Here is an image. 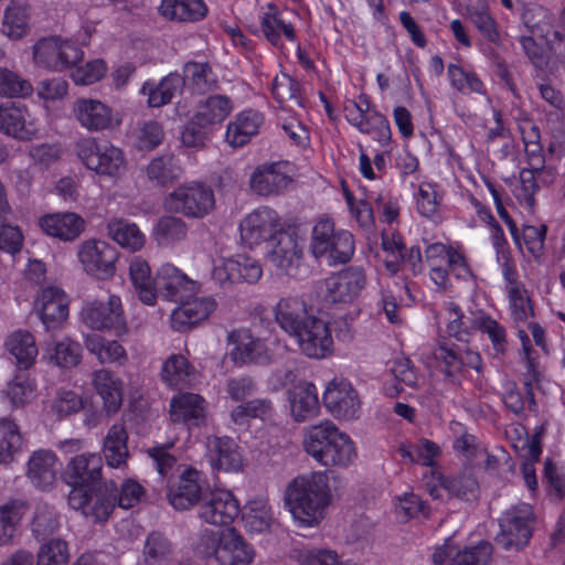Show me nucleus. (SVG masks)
Returning <instances> with one entry per match:
<instances>
[{
    "instance_id": "1",
    "label": "nucleus",
    "mask_w": 565,
    "mask_h": 565,
    "mask_svg": "<svg viewBox=\"0 0 565 565\" xmlns=\"http://www.w3.org/2000/svg\"><path fill=\"white\" fill-rule=\"evenodd\" d=\"M331 498L329 478L320 471L296 477L285 493L286 505L300 526L318 524Z\"/></svg>"
},
{
    "instance_id": "2",
    "label": "nucleus",
    "mask_w": 565,
    "mask_h": 565,
    "mask_svg": "<svg viewBox=\"0 0 565 565\" xmlns=\"http://www.w3.org/2000/svg\"><path fill=\"white\" fill-rule=\"evenodd\" d=\"M303 447L309 456L326 467L345 468L356 458L352 439L330 420L309 427Z\"/></svg>"
},
{
    "instance_id": "3",
    "label": "nucleus",
    "mask_w": 565,
    "mask_h": 565,
    "mask_svg": "<svg viewBox=\"0 0 565 565\" xmlns=\"http://www.w3.org/2000/svg\"><path fill=\"white\" fill-rule=\"evenodd\" d=\"M310 249L316 258L327 257L333 264H344L354 254L353 235L337 230L329 217H321L312 227Z\"/></svg>"
},
{
    "instance_id": "4",
    "label": "nucleus",
    "mask_w": 565,
    "mask_h": 565,
    "mask_svg": "<svg viewBox=\"0 0 565 565\" xmlns=\"http://www.w3.org/2000/svg\"><path fill=\"white\" fill-rule=\"evenodd\" d=\"M535 521L529 503L520 502L510 507L499 519L500 531L494 537L495 543L505 551L525 547L532 537Z\"/></svg>"
},
{
    "instance_id": "5",
    "label": "nucleus",
    "mask_w": 565,
    "mask_h": 565,
    "mask_svg": "<svg viewBox=\"0 0 565 565\" xmlns=\"http://www.w3.org/2000/svg\"><path fill=\"white\" fill-rule=\"evenodd\" d=\"M75 152L82 163L97 174L118 177L126 170L124 152L109 142L85 137L75 143Z\"/></svg>"
},
{
    "instance_id": "6",
    "label": "nucleus",
    "mask_w": 565,
    "mask_h": 565,
    "mask_svg": "<svg viewBox=\"0 0 565 565\" xmlns=\"http://www.w3.org/2000/svg\"><path fill=\"white\" fill-rule=\"evenodd\" d=\"M163 204L169 212L202 218L214 209L215 198L211 186L201 182H190L179 185L169 193Z\"/></svg>"
},
{
    "instance_id": "7",
    "label": "nucleus",
    "mask_w": 565,
    "mask_h": 565,
    "mask_svg": "<svg viewBox=\"0 0 565 565\" xmlns=\"http://www.w3.org/2000/svg\"><path fill=\"white\" fill-rule=\"evenodd\" d=\"M366 285L364 270L349 266L318 282V296L327 305L345 306L354 302Z\"/></svg>"
},
{
    "instance_id": "8",
    "label": "nucleus",
    "mask_w": 565,
    "mask_h": 565,
    "mask_svg": "<svg viewBox=\"0 0 565 565\" xmlns=\"http://www.w3.org/2000/svg\"><path fill=\"white\" fill-rule=\"evenodd\" d=\"M439 372L451 384H460L467 372L482 370V360L478 352L449 341H443L434 351Z\"/></svg>"
},
{
    "instance_id": "9",
    "label": "nucleus",
    "mask_w": 565,
    "mask_h": 565,
    "mask_svg": "<svg viewBox=\"0 0 565 565\" xmlns=\"http://www.w3.org/2000/svg\"><path fill=\"white\" fill-rule=\"evenodd\" d=\"M117 499V486L114 481L105 482L103 487L95 490L76 488L68 494V504L72 509L78 510L93 522H106L110 516Z\"/></svg>"
},
{
    "instance_id": "10",
    "label": "nucleus",
    "mask_w": 565,
    "mask_h": 565,
    "mask_svg": "<svg viewBox=\"0 0 565 565\" xmlns=\"http://www.w3.org/2000/svg\"><path fill=\"white\" fill-rule=\"evenodd\" d=\"M33 58L36 65L62 71L75 66L83 58V51L71 41L57 36L43 38L33 46Z\"/></svg>"
},
{
    "instance_id": "11",
    "label": "nucleus",
    "mask_w": 565,
    "mask_h": 565,
    "mask_svg": "<svg viewBox=\"0 0 565 565\" xmlns=\"http://www.w3.org/2000/svg\"><path fill=\"white\" fill-rule=\"evenodd\" d=\"M284 231L278 213L267 206L254 210L239 223L241 239L249 247L264 242L269 245Z\"/></svg>"
},
{
    "instance_id": "12",
    "label": "nucleus",
    "mask_w": 565,
    "mask_h": 565,
    "mask_svg": "<svg viewBox=\"0 0 565 565\" xmlns=\"http://www.w3.org/2000/svg\"><path fill=\"white\" fill-rule=\"evenodd\" d=\"M290 335L308 358L324 359L332 353L333 340L328 324L312 315Z\"/></svg>"
},
{
    "instance_id": "13",
    "label": "nucleus",
    "mask_w": 565,
    "mask_h": 565,
    "mask_svg": "<svg viewBox=\"0 0 565 565\" xmlns=\"http://www.w3.org/2000/svg\"><path fill=\"white\" fill-rule=\"evenodd\" d=\"M72 114L79 126L90 132L115 130L121 125V118L111 107L94 98H77Z\"/></svg>"
},
{
    "instance_id": "14",
    "label": "nucleus",
    "mask_w": 565,
    "mask_h": 565,
    "mask_svg": "<svg viewBox=\"0 0 565 565\" xmlns=\"http://www.w3.org/2000/svg\"><path fill=\"white\" fill-rule=\"evenodd\" d=\"M77 257L88 275L99 279L115 275L118 253L105 241L87 239L83 242L78 247Z\"/></svg>"
},
{
    "instance_id": "15",
    "label": "nucleus",
    "mask_w": 565,
    "mask_h": 565,
    "mask_svg": "<svg viewBox=\"0 0 565 565\" xmlns=\"http://www.w3.org/2000/svg\"><path fill=\"white\" fill-rule=\"evenodd\" d=\"M227 341L234 344L230 358L237 365L268 364L273 360V351L267 347L266 341L254 337L247 329L231 331Z\"/></svg>"
},
{
    "instance_id": "16",
    "label": "nucleus",
    "mask_w": 565,
    "mask_h": 565,
    "mask_svg": "<svg viewBox=\"0 0 565 565\" xmlns=\"http://www.w3.org/2000/svg\"><path fill=\"white\" fill-rule=\"evenodd\" d=\"M84 322L95 330L110 329L117 335L125 333L126 320L119 297L111 295L107 301L95 300L82 311Z\"/></svg>"
},
{
    "instance_id": "17",
    "label": "nucleus",
    "mask_w": 565,
    "mask_h": 565,
    "mask_svg": "<svg viewBox=\"0 0 565 565\" xmlns=\"http://www.w3.org/2000/svg\"><path fill=\"white\" fill-rule=\"evenodd\" d=\"M492 553V544L487 541L459 548L447 539L444 545L433 553L431 559L434 565H489Z\"/></svg>"
},
{
    "instance_id": "18",
    "label": "nucleus",
    "mask_w": 565,
    "mask_h": 565,
    "mask_svg": "<svg viewBox=\"0 0 565 565\" xmlns=\"http://www.w3.org/2000/svg\"><path fill=\"white\" fill-rule=\"evenodd\" d=\"M266 258L279 274L296 276L303 259V250L297 236L284 231L268 245Z\"/></svg>"
},
{
    "instance_id": "19",
    "label": "nucleus",
    "mask_w": 565,
    "mask_h": 565,
    "mask_svg": "<svg viewBox=\"0 0 565 565\" xmlns=\"http://www.w3.org/2000/svg\"><path fill=\"white\" fill-rule=\"evenodd\" d=\"M263 275L258 260L243 254L222 259L212 271V277L221 286L246 281L254 284Z\"/></svg>"
},
{
    "instance_id": "20",
    "label": "nucleus",
    "mask_w": 565,
    "mask_h": 565,
    "mask_svg": "<svg viewBox=\"0 0 565 565\" xmlns=\"http://www.w3.org/2000/svg\"><path fill=\"white\" fill-rule=\"evenodd\" d=\"M239 513V504L232 492L215 490L210 492L200 505L199 516L205 523L216 526L230 525Z\"/></svg>"
},
{
    "instance_id": "21",
    "label": "nucleus",
    "mask_w": 565,
    "mask_h": 565,
    "mask_svg": "<svg viewBox=\"0 0 565 565\" xmlns=\"http://www.w3.org/2000/svg\"><path fill=\"white\" fill-rule=\"evenodd\" d=\"M323 403L328 411L339 419L356 418L360 412L358 392L344 380H333L323 393Z\"/></svg>"
},
{
    "instance_id": "22",
    "label": "nucleus",
    "mask_w": 565,
    "mask_h": 565,
    "mask_svg": "<svg viewBox=\"0 0 565 565\" xmlns=\"http://www.w3.org/2000/svg\"><path fill=\"white\" fill-rule=\"evenodd\" d=\"M102 468L103 461L98 454H81L67 462L63 478L72 489H89L100 480Z\"/></svg>"
},
{
    "instance_id": "23",
    "label": "nucleus",
    "mask_w": 565,
    "mask_h": 565,
    "mask_svg": "<svg viewBox=\"0 0 565 565\" xmlns=\"http://www.w3.org/2000/svg\"><path fill=\"white\" fill-rule=\"evenodd\" d=\"M204 479L194 468L184 469L177 481L169 486L168 499L177 510H188L202 497Z\"/></svg>"
},
{
    "instance_id": "24",
    "label": "nucleus",
    "mask_w": 565,
    "mask_h": 565,
    "mask_svg": "<svg viewBox=\"0 0 565 565\" xmlns=\"http://www.w3.org/2000/svg\"><path fill=\"white\" fill-rule=\"evenodd\" d=\"M180 303L171 315V327L184 332L206 320L215 310L216 302L212 297H190L178 301Z\"/></svg>"
},
{
    "instance_id": "25",
    "label": "nucleus",
    "mask_w": 565,
    "mask_h": 565,
    "mask_svg": "<svg viewBox=\"0 0 565 565\" xmlns=\"http://www.w3.org/2000/svg\"><path fill=\"white\" fill-rule=\"evenodd\" d=\"M196 281L190 279L172 264L162 265L157 273L156 295L160 292L170 301L186 299L196 292Z\"/></svg>"
},
{
    "instance_id": "26",
    "label": "nucleus",
    "mask_w": 565,
    "mask_h": 565,
    "mask_svg": "<svg viewBox=\"0 0 565 565\" xmlns=\"http://www.w3.org/2000/svg\"><path fill=\"white\" fill-rule=\"evenodd\" d=\"M35 309L46 330L57 329L68 317V297L58 287H46L38 297Z\"/></svg>"
},
{
    "instance_id": "27",
    "label": "nucleus",
    "mask_w": 565,
    "mask_h": 565,
    "mask_svg": "<svg viewBox=\"0 0 565 565\" xmlns=\"http://www.w3.org/2000/svg\"><path fill=\"white\" fill-rule=\"evenodd\" d=\"M345 119L360 132L371 135L381 145H387L391 140V128L388 120L379 111L369 115L363 114L355 100H347L344 104Z\"/></svg>"
},
{
    "instance_id": "28",
    "label": "nucleus",
    "mask_w": 565,
    "mask_h": 565,
    "mask_svg": "<svg viewBox=\"0 0 565 565\" xmlns=\"http://www.w3.org/2000/svg\"><path fill=\"white\" fill-rule=\"evenodd\" d=\"M291 178L286 171L284 162H270L258 166L252 173L249 184L252 190L262 196L281 193Z\"/></svg>"
},
{
    "instance_id": "29",
    "label": "nucleus",
    "mask_w": 565,
    "mask_h": 565,
    "mask_svg": "<svg viewBox=\"0 0 565 565\" xmlns=\"http://www.w3.org/2000/svg\"><path fill=\"white\" fill-rule=\"evenodd\" d=\"M92 385L103 399V412L106 416L115 415L122 404V380L110 370L99 369L92 373Z\"/></svg>"
},
{
    "instance_id": "30",
    "label": "nucleus",
    "mask_w": 565,
    "mask_h": 565,
    "mask_svg": "<svg viewBox=\"0 0 565 565\" xmlns=\"http://www.w3.org/2000/svg\"><path fill=\"white\" fill-rule=\"evenodd\" d=\"M60 467V460L54 451L39 449L29 458L26 477L36 488L47 490L54 484Z\"/></svg>"
},
{
    "instance_id": "31",
    "label": "nucleus",
    "mask_w": 565,
    "mask_h": 565,
    "mask_svg": "<svg viewBox=\"0 0 565 565\" xmlns=\"http://www.w3.org/2000/svg\"><path fill=\"white\" fill-rule=\"evenodd\" d=\"M209 458L212 467L222 471H239L243 457L238 446L230 437H210L207 439Z\"/></svg>"
},
{
    "instance_id": "32",
    "label": "nucleus",
    "mask_w": 565,
    "mask_h": 565,
    "mask_svg": "<svg viewBox=\"0 0 565 565\" xmlns=\"http://www.w3.org/2000/svg\"><path fill=\"white\" fill-rule=\"evenodd\" d=\"M291 416L296 422H305L319 412V399L316 386L302 381L287 391Z\"/></svg>"
},
{
    "instance_id": "33",
    "label": "nucleus",
    "mask_w": 565,
    "mask_h": 565,
    "mask_svg": "<svg viewBox=\"0 0 565 565\" xmlns=\"http://www.w3.org/2000/svg\"><path fill=\"white\" fill-rule=\"evenodd\" d=\"M170 416L173 422L188 427L200 426L205 418V401L199 394H179L170 402Z\"/></svg>"
},
{
    "instance_id": "34",
    "label": "nucleus",
    "mask_w": 565,
    "mask_h": 565,
    "mask_svg": "<svg viewBox=\"0 0 565 565\" xmlns=\"http://www.w3.org/2000/svg\"><path fill=\"white\" fill-rule=\"evenodd\" d=\"M42 231L62 241H73L84 231L85 222L76 213H53L44 215L39 221Z\"/></svg>"
},
{
    "instance_id": "35",
    "label": "nucleus",
    "mask_w": 565,
    "mask_h": 565,
    "mask_svg": "<svg viewBox=\"0 0 565 565\" xmlns=\"http://www.w3.org/2000/svg\"><path fill=\"white\" fill-rule=\"evenodd\" d=\"M254 557V548L234 527L224 529L223 545L218 552L221 565H250Z\"/></svg>"
},
{
    "instance_id": "36",
    "label": "nucleus",
    "mask_w": 565,
    "mask_h": 565,
    "mask_svg": "<svg viewBox=\"0 0 565 565\" xmlns=\"http://www.w3.org/2000/svg\"><path fill=\"white\" fill-rule=\"evenodd\" d=\"M275 321L289 335L309 318L306 302L297 296L281 298L275 306Z\"/></svg>"
},
{
    "instance_id": "37",
    "label": "nucleus",
    "mask_w": 565,
    "mask_h": 565,
    "mask_svg": "<svg viewBox=\"0 0 565 565\" xmlns=\"http://www.w3.org/2000/svg\"><path fill=\"white\" fill-rule=\"evenodd\" d=\"M128 433L122 424H114L103 441V454L106 463L111 468H124L129 457Z\"/></svg>"
},
{
    "instance_id": "38",
    "label": "nucleus",
    "mask_w": 565,
    "mask_h": 565,
    "mask_svg": "<svg viewBox=\"0 0 565 565\" xmlns=\"http://www.w3.org/2000/svg\"><path fill=\"white\" fill-rule=\"evenodd\" d=\"M183 86V76L178 73H170L158 84L146 82L140 89V94L148 96L147 104L149 107H161L171 103L174 96L181 93Z\"/></svg>"
},
{
    "instance_id": "39",
    "label": "nucleus",
    "mask_w": 565,
    "mask_h": 565,
    "mask_svg": "<svg viewBox=\"0 0 565 565\" xmlns=\"http://www.w3.org/2000/svg\"><path fill=\"white\" fill-rule=\"evenodd\" d=\"M262 124L263 116L259 113L244 110L227 125L226 141L234 148L242 147L258 134Z\"/></svg>"
},
{
    "instance_id": "40",
    "label": "nucleus",
    "mask_w": 565,
    "mask_h": 565,
    "mask_svg": "<svg viewBox=\"0 0 565 565\" xmlns=\"http://www.w3.org/2000/svg\"><path fill=\"white\" fill-rule=\"evenodd\" d=\"M129 277L138 295V298L148 306L156 302L157 277L153 278L147 260L135 256L129 263Z\"/></svg>"
},
{
    "instance_id": "41",
    "label": "nucleus",
    "mask_w": 565,
    "mask_h": 565,
    "mask_svg": "<svg viewBox=\"0 0 565 565\" xmlns=\"http://www.w3.org/2000/svg\"><path fill=\"white\" fill-rule=\"evenodd\" d=\"M233 100L225 95H211L196 105L195 115L199 120L212 129L220 126L232 113Z\"/></svg>"
},
{
    "instance_id": "42",
    "label": "nucleus",
    "mask_w": 565,
    "mask_h": 565,
    "mask_svg": "<svg viewBox=\"0 0 565 565\" xmlns=\"http://www.w3.org/2000/svg\"><path fill=\"white\" fill-rule=\"evenodd\" d=\"M28 111L23 106L7 103L0 106V130L20 139H26L33 134V128L26 122Z\"/></svg>"
},
{
    "instance_id": "43",
    "label": "nucleus",
    "mask_w": 565,
    "mask_h": 565,
    "mask_svg": "<svg viewBox=\"0 0 565 565\" xmlns=\"http://www.w3.org/2000/svg\"><path fill=\"white\" fill-rule=\"evenodd\" d=\"M260 28L266 40L274 46H281V33L289 41L296 40L292 24L286 23L281 18L278 8L274 3L267 4V10L260 18Z\"/></svg>"
},
{
    "instance_id": "44",
    "label": "nucleus",
    "mask_w": 565,
    "mask_h": 565,
    "mask_svg": "<svg viewBox=\"0 0 565 565\" xmlns=\"http://www.w3.org/2000/svg\"><path fill=\"white\" fill-rule=\"evenodd\" d=\"M195 367L182 354L170 355L161 369V377L171 387L182 388L195 377Z\"/></svg>"
},
{
    "instance_id": "45",
    "label": "nucleus",
    "mask_w": 565,
    "mask_h": 565,
    "mask_svg": "<svg viewBox=\"0 0 565 565\" xmlns=\"http://www.w3.org/2000/svg\"><path fill=\"white\" fill-rule=\"evenodd\" d=\"M159 11L171 20L194 22L206 15L207 7L203 0H162Z\"/></svg>"
},
{
    "instance_id": "46",
    "label": "nucleus",
    "mask_w": 565,
    "mask_h": 565,
    "mask_svg": "<svg viewBox=\"0 0 565 565\" xmlns=\"http://www.w3.org/2000/svg\"><path fill=\"white\" fill-rule=\"evenodd\" d=\"M107 234L122 248L131 252L140 249L146 241L138 225L125 218L110 220L107 223Z\"/></svg>"
},
{
    "instance_id": "47",
    "label": "nucleus",
    "mask_w": 565,
    "mask_h": 565,
    "mask_svg": "<svg viewBox=\"0 0 565 565\" xmlns=\"http://www.w3.org/2000/svg\"><path fill=\"white\" fill-rule=\"evenodd\" d=\"M149 181L166 186L179 180L182 168L172 153H164L153 158L146 168Z\"/></svg>"
},
{
    "instance_id": "48",
    "label": "nucleus",
    "mask_w": 565,
    "mask_h": 565,
    "mask_svg": "<svg viewBox=\"0 0 565 565\" xmlns=\"http://www.w3.org/2000/svg\"><path fill=\"white\" fill-rule=\"evenodd\" d=\"M6 347L20 369H29L38 356V347L33 335L23 330H18L9 335Z\"/></svg>"
},
{
    "instance_id": "49",
    "label": "nucleus",
    "mask_w": 565,
    "mask_h": 565,
    "mask_svg": "<svg viewBox=\"0 0 565 565\" xmlns=\"http://www.w3.org/2000/svg\"><path fill=\"white\" fill-rule=\"evenodd\" d=\"M85 345L88 352L94 354L102 364L118 363L121 365L127 361L126 350L115 340H107L94 333L86 337Z\"/></svg>"
},
{
    "instance_id": "50",
    "label": "nucleus",
    "mask_w": 565,
    "mask_h": 565,
    "mask_svg": "<svg viewBox=\"0 0 565 565\" xmlns=\"http://www.w3.org/2000/svg\"><path fill=\"white\" fill-rule=\"evenodd\" d=\"M242 520L249 533H264L270 529L273 512L267 501L252 500L244 507Z\"/></svg>"
},
{
    "instance_id": "51",
    "label": "nucleus",
    "mask_w": 565,
    "mask_h": 565,
    "mask_svg": "<svg viewBox=\"0 0 565 565\" xmlns=\"http://www.w3.org/2000/svg\"><path fill=\"white\" fill-rule=\"evenodd\" d=\"M183 73L184 81L186 79L196 93L205 94L217 88V77L209 63L188 62Z\"/></svg>"
},
{
    "instance_id": "52",
    "label": "nucleus",
    "mask_w": 565,
    "mask_h": 565,
    "mask_svg": "<svg viewBox=\"0 0 565 565\" xmlns=\"http://www.w3.org/2000/svg\"><path fill=\"white\" fill-rule=\"evenodd\" d=\"M134 146L140 151H151L161 145L164 132L162 125L156 120L138 121L131 129Z\"/></svg>"
},
{
    "instance_id": "53",
    "label": "nucleus",
    "mask_w": 565,
    "mask_h": 565,
    "mask_svg": "<svg viewBox=\"0 0 565 565\" xmlns=\"http://www.w3.org/2000/svg\"><path fill=\"white\" fill-rule=\"evenodd\" d=\"M186 234V223L182 218L172 215L160 217L153 228V237L160 246H172L183 241Z\"/></svg>"
},
{
    "instance_id": "54",
    "label": "nucleus",
    "mask_w": 565,
    "mask_h": 565,
    "mask_svg": "<svg viewBox=\"0 0 565 565\" xmlns=\"http://www.w3.org/2000/svg\"><path fill=\"white\" fill-rule=\"evenodd\" d=\"M468 17L479 31L481 36L493 44L500 42V32L498 23L491 15L488 6L484 2L470 4L467 8Z\"/></svg>"
},
{
    "instance_id": "55",
    "label": "nucleus",
    "mask_w": 565,
    "mask_h": 565,
    "mask_svg": "<svg viewBox=\"0 0 565 565\" xmlns=\"http://www.w3.org/2000/svg\"><path fill=\"white\" fill-rule=\"evenodd\" d=\"M22 436L18 425L9 418H0V463H9L20 450Z\"/></svg>"
},
{
    "instance_id": "56",
    "label": "nucleus",
    "mask_w": 565,
    "mask_h": 565,
    "mask_svg": "<svg viewBox=\"0 0 565 565\" xmlns=\"http://www.w3.org/2000/svg\"><path fill=\"white\" fill-rule=\"evenodd\" d=\"M171 554V544L167 537L158 532L148 535L142 553L146 565H168Z\"/></svg>"
},
{
    "instance_id": "57",
    "label": "nucleus",
    "mask_w": 565,
    "mask_h": 565,
    "mask_svg": "<svg viewBox=\"0 0 565 565\" xmlns=\"http://www.w3.org/2000/svg\"><path fill=\"white\" fill-rule=\"evenodd\" d=\"M47 352L50 360L63 369L76 366L82 359L81 344L68 338L54 342Z\"/></svg>"
},
{
    "instance_id": "58",
    "label": "nucleus",
    "mask_w": 565,
    "mask_h": 565,
    "mask_svg": "<svg viewBox=\"0 0 565 565\" xmlns=\"http://www.w3.org/2000/svg\"><path fill=\"white\" fill-rule=\"evenodd\" d=\"M60 518L56 510L47 504L36 508L32 521V533L39 541H44L60 529Z\"/></svg>"
},
{
    "instance_id": "59",
    "label": "nucleus",
    "mask_w": 565,
    "mask_h": 565,
    "mask_svg": "<svg viewBox=\"0 0 565 565\" xmlns=\"http://www.w3.org/2000/svg\"><path fill=\"white\" fill-rule=\"evenodd\" d=\"M441 487L450 495L470 501L477 498L479 484L477 479L470 472H463L457 477H443Z\"/></svg>"
},
{
    "instance_id": "60",
    "label": "nucleus",
    "mask_w": 565,
    "mask_h": 565,
    "mask_svg": "<svg viewBox=\"0 0 565 565\" xmlns=\"http://www.w3.org/2000/svg\"><path fill=\"white\" fill-rule=\"evenodd\" d=\"M451 86L461 94H483L484 85L475 72H467L460 65L449 64L447 68Z\"/></svg>"
},
{
    "instance_id": "61",
    "label": "nucleus",
    "mask_w": 565,
    "mask_h": 565,
    "mask_svg": "<svg viewBox=\"0 0 565 565\" xmlns=\"http://www.w3.org/2000/svg\"><path fill=\"white\" fill-rule=\"evenodd\" d=\"M29 14L23 6L12 4L3 15L2 32L10 39L18 40L26 34Z\"/></svg>"
},
{
    "instance_id": "62",
    "label": "nucleus",
    "mask_w": 565,
    "mask_h": 565,
    "mask_svg": "<svg viewBox=\"0 0 565 565\" xmlns=\"http://www.w3.org/2000/svg\"><path fill=\"white\" fill-rule=\"evenodd\" d=\"M68 545L64 540L50 539L43 543L36 555V565H67Z\"/></svg>"
},
{
    "instance_id": "63",
    "label": "nucleus",
    "mask_w": 565,
    "mask_h": 565,
    "mask_svg": "<svg viewBox=\"0 0 565 565\" xmlns=\"http://www.w3.org/2000/svg\"><path fill=\"white\" fill-rule=\"evenodd\" d=\"M84 406L83 397L72 390H58L50 404L51 412L57 418L68 417Z\"/></svg>"
},
{
    "instance_id": "64",
    "label": "nucleus",
    "mask_w": 565,
    "mask_h": 565,
    "mask_svg": "<svg viewBox=\"0 0 565 565\" xmlns=\"http://www.w3.org/2000/svg\"><path fill=\"white\" fill-rule=\"evenodd\" d=\"M33 382L24 374L17 375L3 391L13 407L24 406L32 398Z\"/></svg>"
}]
</instances>
